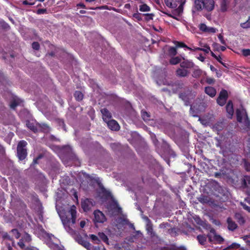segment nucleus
<instances>
[{"label": "nucleus", "instance_id": "obj_3", "mask_svg": "<svg viewBox=\"0 0 250 250\" xmlns=\"http://www.w3.org/2000/svg\"><path fill=\"white\" fill-rule=\"evenodd\" d=\"M95 205V202L92 199L86 198L81 202L82 208L85 212L90 210Z\"/></svg>", "mask_w": 250, "mask_h": 250}, {"label": "nucleus", "instance_id": "obj_16", "mask_svg": "<svg viewBox=\"0 0 250 250\" xmlns=\"http://www.w3.org/2000/svg\"><path fill=\"white\" fill-rule=\"evenodd\" d=\"M228 223V228L229 230L233 231L237 228V225L235 222L232 221L230 217H228L227 220Z\"/></svg>", "mask_w": 250, "mask_h": 250}, {"label": "nucleus", "instance_id": "obj_58", "mask_svg": "<svg viewBox=\"0 0 250 250\" xmlns=\"http://www.w3.org/2000/svg\"><path fill=\"white\" fill-rule=\"evenodd\" d=\"M244 165L246 170L248 171H250V163L247 162H245Z\"/></svg>", "mask_w": 250, "mask_h": 250}, {"label": "nucleus", "instance_id": "obj_12", "mask_svg": "<svg viewBox=\"0 0 250 250\" xmlns=\"http://www.w3.org/2000/svg\"><path fill=\"white\" fill-rule=\"evenodd\" d=\"M184 61L180 63V67L184 69H190L194 67V63L189 60H185L184 58H183Z\"/></svg>", "mask_w": 250, "mask_h": 250}, {"label": "nucleus", "instance_id": "obj_23", "mask_svg": "<svg viewBox=\"0 0 250 250\" xmlns=\"http://www.w3.org/2000/svg\"><path fill=\"white\" fill-rule=\"evenodd\" d=\"M229 2L228 0H221L220 3V10L224 12L227 11L228 8Z\"/></svg>", "mask_w": 250, "mask_h": 250}, {"label": "nucleus", "instance_id": "obj_55", "mask_svg": "<svg viewBox=\"0 0 250 250\" xmlns=\"http://www.w3.org/2000/svg\"><path fill=\"white\" fill-rule=\"evenodd\" d=\"M24 241L21 238L19 242L18 243V246L22 249L24 248Z\"/></svg>", "mask_w": 250, "mask_h": 250}, {"label": "nucleus", "instance_id": "obj_14", "mask_svg": "<svg viewBox=\"0 0 250 250\" xmlns=\"http://www.w3.org/2000/svg\"><path fill=\"white\" fill-rule=\"evenodd\" d=\"M146 229L147 233L150 235L151 237H155L156 234L153 231V225L151 221L147 217V224L146 226Z\"/></svg>", "mask_w": 250, "mask_h": 250}, {"label": "nucleus", "instance_id": "obj_40", "mask_svg": "<svg viewBox=\"0 0 250 250\" xmlns=\"http://www.w3.org/2000/svg\"><path fill=\"white\" fill-rule=\"evenodd\" d=\"M205 48H200V47H195V50H201L205 52L206 53H208L210 51V47L208 45H206L204 46Z\"/></svg>", "mask_w": 250, "mask_h": 250}, {"label": "nucleus", "instance_id": "obj_45", "mask_svg": "<svg viewBox=\"0 0 250 250\" xmlns=\"http://www.w3.org/2000/svg\"><path fill=\"white\" fill-rule=\"evenodd\" d=\"M18 105L19 103L16 100H14L11 102L10 106L11 108L14 109Z\"/></svg>", "mask_w": 250, "mask_h": 250}, {"label": "nucleus", "instance_id": "obj_49", "mask_svg": "<svg viewBox=\"0 0 250 250\" xmlns=\"http://www.w3.org/2000/svg\"><path fill=\"white\" fill-rule=\"evenodd\" d=\"M176 47L186 48V47H187V45L185 43L180 42H176Z\"/></svg>", "mask_w": 250, "mask_h": 250}, {"label": "nucleus", "instance_id": "obj_63", "mask_svg": "<svg viewBox=\"0 0 250 250\" xmlns=\"http://www.w3.org/2000/svg\"><path fill=\"white\" fill-rule=\"evenodd\" d=\"M159 250H172V247H163L160 248Z\"/></svg>", "mask_w": 250, "mask_h": 250}, {"label": "nucleus", "instance_id": "obj_48", "mask_svg": "<svg viewBox=\"0 0 250 250\" xmlns=\"http://www.w3.org/2000/svg\"><path fill=\"white\" fill-rule=\"evenodd\" d=\"M208 26L205 23H201L199 25V29L203 32H206Z\"/></svg>", "mask_w": 250, "mask_h": 250}, {"label": "nucleus", "instance_id": "obj_18", "mask_svg": "<svg viewBox=\"0 0 250 250\" xmlns=\"http://www.w3.org/2000/svg\"><path fill=\"white\" fill-rule=\"evenodd\" d=\"M205 93L211 97H214L216 94V89L211 86H207L205 89Z\"/></svg>", "mask_w": 250, "mask_h": 250}, {"label": "nucleus", "instance_id": "obj_4", "mask_svg": "<svg viewBox=\"0 0 250 250\" xmlns=\"http://www.w3.org/2000/svg\"><path fill=\"white\" fill-rule=\"evenodd\" d=\"M228 98V91L225 89H222L220 92L219 96L217 99V104L222 106L225 104Z\"/></svg>", "mask_w": 250, "mask_h": 250}, {"label": "nucleus", "instance_id": "obj_17", "mask_svg": "<svg viewBox=\"0 0 250 250\" xmlns=\"http://www.w3.org/2000/svg\"><path fill=\"white\" fill-rule=\"evenodd\" d=\"M225 126L224 121H219L216 123L213 126V129L217 132L222 131Z\"/></svg>", "mask_w": 250, "mask_h": 250}, {"label": "nucleus", "instance_id": "obj_7", "mask_svg": "<svg viewBox=\"0 0 250 250\" xmlns=\"http://www.w3.org/2000/svg\"><path fill=\"white\" fill-rule=\"evenodd\" d=\"M107 124L108 127L112 130L118 131L120 129V125L118 122L115 120H109L108 121L106 122Z\"/></svg>", "mask_w": 250, "mask_h": 250}, {"label": "nucleus", "instance_id": "obj_61", "mask_svg": "<svg viewBox=\"0 0 250 250\" xmlns=\"http://www.w3.org/2000/svg\"><path fill=\"white\" fill-rule=\"evenodd\" d=\"M162 12L164 14L167 15L169 17L172 18L176 20H178V19L176 17L171 15V14L167 13L166 12H165V11H162Z\"/></svg>", "mask_w": 250, "mask_h": 250}, {"label": "nucleus", "instance_id": "obj_37", "mask_svg": "<svg viewBox=\"0 0 250 250\" xmlns=\"http://www.w3.org/2000/svg\"><path fill=\"white\" fill-rule=\"evenodd\" d=\"M240 26L243 28H250V16L249 17L248 20L245 22L241 23L240 24Z\"/></svg>", "mask_w": 250, "mask_h": 250}, {"label": "nucleus", "instance_id": "obj_10", "mask_svg": "<svg viewBox=\"0 0 250 250\" xmlns=\"http://www.w3.org/2000/svg\"><path fill=\"white\" fill-rule=\"evenodd\" d=\"M101 112L102 114L103 119L105 122L108 121V120L111 119V114L107 108H104L101 109Z\"/></svg>", "mask_w": 250, "mask_h": 250}, {"label": "nucleus", "instance_id": "obj_50", "mask_svg": "<svg viewBox=\"0 0 250 250\" xmlns=\"http://www.w3.org/2000/svg\"><path fill=\"white\" fill-rule=\"evenodd\" d=\"M145 15L146 16V20L147 21L152 20L154 16V14L152 13L146 14Z\"/></svg>", "mask_w": 250, "mask_h": 250}, {"label": "nucleus", "instance_id": "obj_26", "mask_svg": "<svg viewBox=\"0 0 250 250\" xmlns=\"http://www.w3.org/2000/svg\"><path fill=\"white\" fill-rule=\"evenodd\" d=\"M197 240L202 245H204L207 241V236L205 235H198L197 236Z\"/></svg>", "mask_w": 250, "mask_h": 250}, {"label": "nucleus", "instance_id": "obj_28", "mask_svg": "<svg viewBox=\"0 0 250 250\" xmlns=\"http://www.w3.org/2000/svg\"><path fill=\"white\" fill-rule=\"evenodd\" d=\"M248 184H250V176H245L242 180V185L245 187H248Z\"/></svg>", "mask_w": 250, "mask_h": 250}, {"label": "nucleus", "instance_id": "obj_51", "mask_svg": "<svg viewBox=\"0 0 250 250\" xmlns=\"http://www.w3.org/2000/svg\"><path fill=\"white\" fill-rule=\"evenodd\" d=\"M217 29L215 28L212 27H208L207 30L206 31L207 33H214L216 32Z\"/></svg>", "mask_w": 250, "mask_h": 250}, {"label": "nucleus", "instance_id": "obj_64", "mask_svg": "<svg viewBox=\"0 0 250 250\" xmlns=\"http://www.w3.org/2000/svg\"><path fill=\"white\" fill-rule=\"evenodd\" d=\"M25 250H38L37 249H36V248H34L33 247H27L26 248Z\"/></svg>", "mask_w": 250, "mask_h": 250}, {"label": "nucleus", "instance_id": "obj_32", "mask_svg": "<svg viewBox=\"0 0 250 250\" xmlns=\"http://www.w3.org/2000/svg\"><path fill=\"white\" fill-rule=\"evenodd\" d=\"M202 73V70L199 69H195L193 71L192 75L193 77L197 78L200 77L201 76Z\"/></svg>", "mask_w": 250, "mask_h": 250}, {"label": "nucleus", "instance_id": "obj_1", "mask_svg": "<svg viewBox=\"0 0 250 250\" xmlns=\"http://www.w3.org/2000/svg\"><path fill=\"white\" fill-rule=\"evenodd\" d=\"M27 143L24 140H21L19 142L17 147V156L20 161L24 160L27 155V149L26 148Z\"/></svg>", "mask_w": 250, "mask_h": 250}, {"label": "nucleus", "instance_id": "obj_35", "mask_svg": "<svg viewBox=\"0 0 250 250\" xmlns=\"http://www.w3.org/2000/svg\"><path fill=\"white\" fill-rule=\"evenodd\" d=\"M168 52L169 55L175 56L177 53L176 48L170 47L168 50Z\"/></svg>", "mask_w": 250, "mask_h": 250}, {"label": "nucleus", "instance_id": "obj_19", "mask_svg": "<svg viewBox=\"0 0 250 250\" xmlns=\"http://www.w3.org/2000/svg\"><path fill=\"white\" fill-rule=\"evenodd\" d=\"M179 98H181L185 102V104L186 106H188L190 104L188 95L186 92H182L180 93Z\"/></svg>", "mask_w": 250, "mask_h": 250}, {"label": "nucleus", "instance_id": "obj_11", "mask_svg": "<svg viewBox=\"0 0 250 250\" xmlns=\"http://www.w3.org/2000/svg\"><path fill=\"white\" fill-rule=\"evenodd\" d=\"M214 8L213 0H204V8L208 11H211Z\"/></svg>", "mask_w": 250, "mask_h": 250}, {"label": "nucleus", "instance_id": "obj_24", "mask_svg": "<svg viewBox=\"0 0 250 250\" xmlns=\"http://www.w3.org/2000/svg\"><path fill=\"white\" fill-rule=\"evenodd\" d=\"M210 232L214 234L213 239L215 241L218 242L219 244H221L224 241V239L219 235L215 233V231L214 229H212L210 230Z\"/></svg>", "mask_w": 250, "mask_h": 250}, {"label": "nucleus", "instance_id": "obj_59", "mask_svg": "<svg viewBox=\"0 0 250 250\" xmlns=\"http://www.w3.org/2000/svg\"><path fill=\"white\" fill-rule=\"evenodd\" d=\"M172 250H187L185 247L181 246L179 247H172Z\"/></svg>", "mask_w": 250, "mask_h": 250}, {"label": "nucleus", "instance_id": "obj_9", "mask_svg": "<svg viewBox=\"0 0 250 250\" xmlns=\"http://www.w3.org/2000/svg\"><path fill=\"white\" fill-rule=\"evenodd\" d=\"M236 115L237 121L239 123H242L243 120V117L244 116V118L246 117V115L247 113L246 110L245 109H237L236 110Z\"/></svg>", "mask_w": 250, "mask_h": 250}, {"label": "nucleus", "instance_id": "obj_34", "mask_svg": "<svg viewBox=\"0 0 250 250\" xmlns=\"http://www.w3.org/2000/svg\"><path fill=\"white\" fill-rule=\"evenodd\" d=\"M168 232L172 237H175L178 234L177 229L175 228H172L168 229Z\"/></svg>", "mask_w": 250, "mask_h": 250}, {"label": "nucleus", "instance_id": "obj_60", "mask_svg": "<svg viewBox=\"0 0 250 250\" xmlns=\"http://www.w3.org/2000/svg\"><path fill=\"white\" fill-rule=\"evenodd\" d=\"M82 245H83L84 247H85V248H88V247H89L90 246V244L88 242H87V241H83V242H82Z\"/></svg>", "mask_w": 250, "mask_h": 250}, {"label": "nucleus", "instance_id": "obj_57", "mask_svg": "<svg viewBox=\"0 0 250 250\" xmlns=\"http://www.w3.org/2000/svg\"><path fill=\"white\" fill-rule=\"evenodd\" d=\"M42 157V155H41V154L39 155L38 157H37L36 158H35L33 159V163L35 164H38L39 160L41 159Z\"/></svg>", "mask_w": 250, "mask_h": 250}, {"label": "nucleus", "instance_id": "obj_29", "mask_svg": "<svg viewBox=\"0 0 250 250\" xmlns=\"http://www.w3.org/2000/svg\"><path fill=\"white\" fill-rule=\"evenodd\" d=\"M39 125L42 131L43 132H48L50 130L49 126L46 124H39Z\"/></svg>", "mask_w": 250, "mask_h": 250}, {"label": "nucleus", "instance_id": "obj_25", "mask_svg": "<svg viewBox=\"0 0 250 250\" xmlns=\"http://www.w3.org/2000/svg\"><path fill=\"white\" fill-rule=\"evenodd\" d=\"M74 97L77 101L80 102L83 99V95L82 92L76 91L74 93Z\"/></svg>", "mask_w": 250, "mask_h": 250}, {"label": "nucleus", "instance_id": "obj_43", "mask_svg": "<svg viewBox=\"0 0 250 250\" xmlns=\"http://www.w3.org/2000/svg\"><path fill=\"white\" fill-rule=\"evenodd\" d=\"M49 247L52 250H63L58 244L54 243L50 244Z\"/></svg>", "mask_w": 250, "mask_h": 250}, {"label": "nucleus", "instance_id": "obj_31", "mask_svg": "<svg viewBox=\"0 0 250 250\" xmlns=\"http://www.w3.org/2000/svg\"><path fill=\"white\" fill-rule=\"evenodd\" d=\"M240 245L236 243H233L230 245L228 247L224 249V250H230L233 249H237L240 247Z\"/></svg>", "mask_w": 250, "mask_h": 250}, {"label": "nucleus", "instance_id": "obj_47", "mask_svg": "<svg viewBox=\"0 0 250 250\" xmlns=\"http://www.w3.org/2000/svg\"><path fill=\"white\" fill-rule=\"evenodd\" d=\"M142 116L143 119L144 120H147L149 119L148 118L149 117V115L146 111H142Z\"/></svg>", "mask_w": 250, "mask_h": 250}, {"label": "nucleus", "instance_id": "obj_6", "mask_svg": "<svg viewBox=\"0 0 250 250\" xmlns=\"http://www.w3.org/2000/svg\"><path fill=\"white\" fill-rule=\"evenodd\" d=\"M69 212L70 213L71 218L70 219L67 220V222H65V220H64L63 223H69L71 222L72 225H74L76 223V208L75 206H73L71 207Z\"/></svg>", "mask_w": 250, "mask_h": 250}, {"label": "nucleus", "instance_id": "obj_46", "mask_svg": "<svg viewBox=\"0 0 250 250\" xmlns=\"http://www.w3.org/2000/svg\"><path fill=\"white\" fill-rule=\"evenodd\" d=\"M242 54L245 57L250 56V49H243L242 50Z\"/></svg>", "mask_w": 250, "mask_h": 250}, {"label": "nucleus", "instance_id": "obj_38", "mask_svg": "<svg viewBox=\"0 0 250 250\" xmlns=\"http://www.w3.org/2000/svg\"><path fill=\"white\" fill-rule=\"evenodd\" d=\"M102 194L103 196H104L105 198H109L111 196V193L108 190H107L104 188H102Z\"/></svg>", "mask_w": 250, "mask_h": 250}, {"label": "nucleus", "instance_id": "obj_54", "mask_svg": "<svg viewBox=\"0 0 250 250\" xmlns=\"http://www.w3.org/2000/svg\"><path fill=\"white\" fill-rule=\"evenodd\" d=\"M218 38L219 39V40L222 44H223L224 45L226 44V42L225 40L224 39L223 36L222 34H219L218 36Z\"/></svg>", "mask_w": 250, "mask_h": 250}, {"label": "nucleus", "instance_id": "obj_52", "mask_svg": "<svg viewBox=\"0 0 250 250\" xmlns=\"http://www.w3.org/2000/svg\"><path fill=\"white\" fill-rule=\"evenodd\" d=\"M47 13V10L45 8L42 9H39L37 11V14L40 15V14H43Z\"/></svg>", "mask_w": 250, "mask_h": 250}, {"label": "nucleus", "instance_id": "obj_33", "mask_svg": "<svg viewBox=\"0 0 250 250\" xmlns=\"http://www.w3.org/2000/svg\"><path fill=\"white\" fill-rule=\"evenodd\" d=\"M139 10L142 12H147L150 10V8L146 4H143L140 6Z\"/></svg>", "mask_w": 250, "mask_h": 250}, {"label": "nucleus", "instance_id": "obj_62", "mask_svg": "<svg viewBox=\"0 0 250 250\" xmlns=\"http://www.w3.org/2000/svg\"><path fill=\"white\" fill-rule=\"evenodd\" d=\"M169 225H170V224H168V223H161L159 225V228H165L169 226Z\"/></svg>", "mask_w": 250, "mask_h": 250}, {"label": "nucleus", "instance_id": "obj_53", "mask_svg": "<svg viewBox=\"0 0 250 250\" xmlns=\"http://www.w3.org/2000/svg\"><path fill=\"white\" fill-rule=\"evenodd\" d=\"M240 204L245 210H247L249 212H250V207L247 206L246 204L242 202H241Z\"/></svg>", "mask_w": 250, "mask_h": 250}, {"label": "nucleus", "instance_id": "obj_22", "mask_svg": "<svg viewBox=\"0 0 250 250\" xmlns=\"http://www.w3.org/2000/svg\"><path fill=\"white\" fill-rule=\"evenodd\" d=\"M98 235L100 239V241L102 240L106 244L109 245L108 238L104 232H99Z\"/></svg>", "mask_w": 250, "mask_h": 250}, {"label": "nucleus", "instance_id": "obj_27", "mask_svg": "<svg viewBox=\"0 0 250 250\" xmlns=\"http://www.w3.org/2000/svg\"><path fill=\"white\" fill-rule=\"evenodd\" d=\"M181 59L179 57H174L169 60V63L172 65H176L181 62Z\"/></svg>", "mask_w": 250, "mask_h": 250}, {"label": "nucleus", "instance_id": "obj_36", "mask_svg": "<svg viewBox=\"0 0 250 250\" xmlns=\"http://www.w3.org/2000/svg\"><path fill=\"white\" fill-rule=\"evenodd\" d=\"M21 239H23L25 242L27 243H29L32 240L31 236L27 233H25L21 237Z\"/></svg>", "mask_w": 250, "mask_h": 250}, {"label": "nucleus", "instance_id": "obj_39", "mask_svg": "<svg viewBox=\"0 0 250 250\" xmlns=\"http://www.w3.org/2000/svg\"><path fill=\"white\" fill-rule=\"evenodd\" d=\"M244 123L246 128L249 130H250V120L249 119L248 115H246V117L244 118Z\"/></svg>", "mask_w": 250, "mask_h": 250}, {"label": "nucleus", "instance_id": "obj_15", "mask_svg": "<svg viewBox=\"0 0 250 250\" xmlns=\"http://www.w3.org/2000/svg\"><path fill=\"white\" fill-rule=\"evenodd\" d=\"M234 218L241 226L243 225L246 223L245 219L241 213H235L234 214Z\"/></svg>", "mask_w": 250, "mask_h": 250}, {"label": "nucleus", "instance_id": "obj_13", "mask_svg": "<svg viewBox=\"0 0 250 250\" xmlns=\"http://www.w3.org/2000/svg\"><path fill=\"white\" fill-rule=\"evenodd\" d=\"M189 74V71L183 68H179L175 71L176 75L178 77H186Z\"/></svg>", "mask_w": 250, "mask_h": 250}, {"label": "nucleus", "instance_id": "obj_44", "mask_svg": "<svg viewBox=\"0 0 250 250\" xmlns=\"http://www.w3.org/2000/svg\"><path fill=\"white\" fill-rule=\"evenodd\" d=\"M32 47L35 50H39L40 48V45L37 42H34L32 44Z\"/></svg>", "mask_w": 250, "mask_h": 250}, {"label": "nucleus", "instance_id": "obj_20", "mask_svg": "<svg viewBox=\"0 0 250 250\" xmlns=\"http://www.w3.org/2000/svg\"><path fill=\"white\" fill-rule=\"evenodd\" d=\"M26 126L34 133H37L38 131L37 127L35 125L33 122H31L30 121H26Z\"/></svg>", "mask_w": 250, "mask_h": 250}, {"label": "nucleus", "instance_id": "obj_56", "mask_svg": "<svg viewBox=\"0 0 250 250\" xmlns=\"http://www.w3.org/2000/svg\"><path fill=\"white\" fill-rule=\"evenodd\" d=\"M2 237L4 239H7L10 241L12 240L11 237L10 236V235L8 234L7 232L3 233L2 235Z\"/></svg>", "mask_w": 250, "mask_h": 250}, {"label": "nucleus", "instance_id": "obj_5", "mask_svg": "<svg viewBox=\"0 0 250 250\" xmlns=\"http://www.w3.org/2000/svg\"><path fill=\"white\" fill-rule=\"evenodd\" d=\"M94 221L97 223H104L106 220L104 214L101 211L97 210L94 212Z\"/></svg>", "mask_w": 250, "mask_h": 250}, {"label": "nucleus", "instance_id": "obj_30", "mask_svg": "<svg viewBox=\"0 0 250 250\" xmlns=\"http://www.w3.org/2000/svg\"><path fill=\"white\" fill-rule=\"evenodd\" d=\"M89 237L95 244H99L100 243V239L99 238L98 236L94 234H90Z\"/></svg>", "mask_w": 250, "mask_h": 250}, {"label": "nucleus", "instance_id": "obj_2", "mask_svg": "<svg viewBox=\"0 0 250 250\" xmlns=\"http://www.w3.org/2000/svg\"><path fill=\"white\" fill-rule=\"evenodd\" d=\"M166 5L169 8H175L179 5L176 10L179 14L183 12L185 0H164Z\"/></svg>", "mask_w": 250, "mask_h": 250}, {"label": "nucleus", "instance_id": "obj_41", "mask_svg": "<svg viewBox=\"0 0 250 250\" xmlns=\"http://www.w3.org/2000/svg\"><path fill=\"white\" fill-rule=\"evenodd\" d=\"M11 232L12 233L13 236H14L16 239H18L20 237L21 234L17 229H13L11 230Z\"/></svg>", "mask_w": 250, "mask_h": 250}, {"label": "nucleus", "instance_id": "obj_8", "mask_svg": "<svg viewBox=\"0 0 250 250\" xmlns=\"http://www.w3.org/2000/svg\"><path fill=\"white\" fill-rule=\"evenodd\" d=\"M226 109L228 114V118L231 119L234 113L233 105L232 101L229 100L228 101L226 106Z\"/></svg>", "mask_w": 250, "mask_h": 250}, {"label": "nucleus", "instance_id": "obj_21", "mask_svg": "<svg viewBox=\"0 0 250 250\" xmlns=\"http://www.w3.org/2000/svg\"><path fill=\"white\" fill-rule=\"evenodd\" d=\"M194 7L197 11H200L204 8V0H195Z\"/></svg>", "mask_w": 250, "mask_h": 250}, {"label": "nucleus", "instance_id": "obj_42", "mask_svg": "<svg viewBox=\"0 0 250 250\" xmlns=\"http://www.w3.org/2000/svg\"><path fill=\"white\" fill-rule=\"evenodd\" d=\"M198 201L203 204L208 203L209 202L208 198L206 196H201L198 198Z\"/></svg>", "mask_w": 250, "mask_h": 250}]
</instances>
